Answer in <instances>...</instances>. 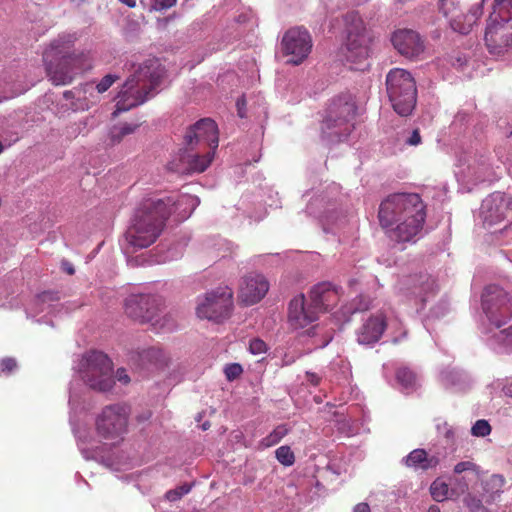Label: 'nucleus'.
<instances>
[{"label":"nucleus","instance_id":"39448f33","mask_svg":"<svg viewBox=\"0 0 512 512\" xmlns=\"http://www.w3.org/2000/svg\"><path fill=\"white\" fill-rule=\"evenodd\" d=\"M177 209L184 207L177 217L176 221L183 222L193 213L196 206L199 205V199L195 196H182L177 202L172 201L170 197L166 199H144L135 208L131 224H165L171 215V207Z\"/></svg>","mask_w":512,"mask_h":512},{"label":"nucleus","instance_id":"a211bd4d","mask_svg":"<svg viewBox=\"0 0 512 512\" xmlns=\"http://www.w3.org/2000/svg\"><path fill=\"white\" fill-rule=\"evenodd\" d=\"M219 137L214 120L204 118L196 122L185 134V143L193 149L195 146H205L209 151H216Z\"/></svg>","mask_w":512,"mask_h":512},{"label":"nucleus","instance_id":"aec40b11","mask_svg":"<svg viewBox=\"0 0 512 512\" xmlns=\"http://www.w3.org/2000/svg\"><path fill=\"white\" fill-rule=\"evenodd\" d=\"M391 41L394 48L406 58H417L424 52V42L414 30L399 29L393 33Z\"/></svg>","mask_w":512,"mask_h":512},{"label":"nucleus","instance_id":"052dcab7","mask_svg":"<svg viewBox=\"0 0 512 512\" xmlns=\"http://www.w3.org/2000/svg\"><path fill=\"white\" fill-rule=\"evenodd\" d=\"M41 297H42L43 299H46V297H47V293H43V294L41 295Z\"/></svg>","mask_w":512,"mask_h":512},{"label":"nucleus","instance_id":"5701e85b","mask_svg":"<svg viewBox=\"0 0 512 512\" xmlns=\"http://www.w3.org/2000/svg\"><path fill=\"white\" fill-rule=\"evenodd\" d=\"M386 328L387 321L383 313L371 315L357 329V341L364 345L374 344L381 339Z\"/></svg>","mask_w":512,"mask_h":512},{"label":"nucleus","instance_id":"49530a36","mask_svg":"<svg viewBox=\"0 0 512 512\" xmlns=\"http://www.w3.org/2000/svg\"><path fill=\"white\" fill-rule=\"evenodd\" d=\"M490 483L499 491L505 484V479L502 475H492Z\"/></svg>","mask_w":512,"mask_h":512},{"label":"nucleus","instance_id":"ea45409f","mask_svg":"<svg viewBox=\"0 0 512 512\" xmlns=\"http://www.w3.org/2000/svg\"><path fill=\"white\" fill-rule=\"evenodd\" d=\"M191 487L189 485H182L176 489L169 490L166 493V497L169 501H176L180 499L185 494L189 493Z\"/></svg>","mask_w":512,"mask_h":512},{"label":"nucleus","instance_id":"13d9d810","mask_svg":"<svg viewBox=\"0 0 512 512\" xmlns=\"http://www.w3.org/2000/svg\"><path fill=\"white\" fill-rule=\"evenodd\" d=\"M240 105H241V100H238V101H237V106H238V113H239V116H240V117H244V114H243L242 108H240Z\"/></svg>","mask_w":512,"mask_h":512},{"label":"nucleus","instance_id":"c756f323","mask_svg":"<svg viewBox=\"0 0 512 512\" xmlns=\"http://www.w3.org/2000/svg\"><path fill=\"white\" fill-rule=\"evenodd\" d=\"M405 464L415 469L428 470L435 468L439 464V459L436 456L429 457L424 449H415L408 454Z\"/></svg>","mask_w":512,"mask_h":512},{"label":"nucleus","instance_id":"72a5a7b5","mask_svg":"<svg viewBox=\"0 0 512 512\" xmlns=\"http://www.w3.org/2000/svg\"><path fill=\"white\" fill-rule=\"evenodd\" d=\"M396 379L404 388H410L414 385L416 377L410 369L399 368L396 372Z\"/></svg>","mask_w":512,"mask_h":512},{"label":"nucleus","instance_id":"f8f14e48","mask_svg":"<svg viewBox=\"0 0 512 512\" xmlns=\"http://www.w3.org/2000/svg\"><path fill=\"white\" fill-rule=\"evenodd\" d=\"M233 292L228 287H218L206 293L196 307L197 316L201 319L221 322L230 316L233 307Z\"/></svg>","mask_w":512,"mask_h":512},{"label":"nucleus","instance_id":"a19ab883","mask_svg":"<svg viewBox=\"0 0 512 512\" xmlns=\"http://www.w3.org/2000/svg\"><path fill=\"white\" fill-rule=\"evenodd\" d=\"M151 10L165 11L176 5L177 0H151Z\"/></svg>","mask_w":512,"mask_h":512},{"label":"nucleus","instance_id":"dca6fc26","mask_svg":"<svg viewBox=\"0 0 512 512\" xmlns=\"http://www.w3.org/2000/svg\"><path fill=\"white\" fill-rule=\"evenodd\" d=\"M512 208V196L503 192H494L487 196L474 215L475 220L483 224H498L505 220L506 212Z\"/></svg>","mask_w":512,"mask_h":512},{"label":"nucleus","instance_id":"4d7b16f0","mask_svg":"<svg viewBox=\"0 0 512 512\" xmlns=\"http://www.w3.org/2000/svg\"><path fill=\"white\" fill-rule=\"evenodd\" d=\"M427 512H441L439 507L436 505H432Z\"/></svg>","mask_w":512,"mask_h":512},{"label":"nucleus","instance_id":"09e8293b","mask_svg":"<svg viewBox=\"0 0 512 512\" xmlns=\"http://www.w3.org/2000/svg\"><path fill=\"white\" fill-rule=\"evenodd\" d=\"M353 512H371V509L368 503L361 502L354 506Z\"/></svg>","mask_w":512,"mask_h":512},{"label":"nucleus","instance_id":"7c9ffc66","mask_svg":"<svg viewBox=\"0 0 512 512\" xmlns=\"http://www.w3.org/2000/svg\"><path fill=\"white\" fill-rule=\"evenodd\" d=\"M290 429L286 424H280L274 428V430L264 437L259 445L262 448H269L278 444L288 433Z\"/></svg>","mask_w":512,"mask_h":512},{"label":"nucleus","instance_id":"4c0bfd02","mask_svg":"<svg viewBox=\"0 0 512 512\" xmlns=\"http://www.w3.org/2000/svg\"><path fill=\"white\" fill-rule=\"evenodd\" d=\"M119 77L117 75L113 74H107L105 75L100 82L96 85V89L99 93L106 92L118 79Z\"/></svg>","mask_w":512,"mask_h":512},{"label":"nucleus","instance_id":"f257e3e1","mask_svg":"<svg viewBox=\"0 0 512 512\" xmlns=\"http://www.w3.org/2000/svg\"><path fill=\"white\" fill-rule=\"evenodd\" d=\"M163 75L164 69L157 59L145 61L122 86L114 114L128 111L147 101Z\"/></svg>","mask_w":512,"mask_h":512},{"label":"nucleus","instance_id":"bb28decb","mask_svg":"<svg viewBox=\"0 0 512 512\" xmlns=\"http://www.w3.org/2000/svg\"><path fill=\"white\" fill-rule=\"evenodd\" d=\"M140 365L145 368L162 370L170 363L168 354L159 347H150L137 353Z\"/></svg>","mask_w":512,"mask_h":512},{"label":"nucleus","instance_id":"423d86ee","mask_svg":"<svg viewBox=\"0 0 512 512\" xmlns=\"http://www.w3.org/2000/svg\"><path fill=\"white\" fill-rule=\"evenodd\" d=\"M357 106L350 93L334 98L321 125V135L330 143L345 140L354 129Z\"/></svg>","mask_w":512,"mask_h":512},{"label":"nucleus","instance_id":"6e6d98bb","mask_svg":"<svg viewBox=\"0 0 512 512\" xmlns=\"http://www.w3.org/2000/svg\"><path fill=\"white\" fill-rule=\"evenodd\" d=\"M64 270L69 274V275H73L75 270L74 268L71 266V265H67V267L64 268Z\"/></svg>","mask_w":512,"mask_h":512},{"label":"nucleus","instance_id":"20e7f679","mask_svg":"<svg viewBox=\"0 0 512 512\" xmlns=\"http://www.w3.org/2000/svg\"><path fill=\"white\" fill-rule=\"evenodd\" d=\"M426 204L417 193H395L379 207L380 224H424Z\"/></svg>","mask_w":512,"mask_h":512},{"label":"nucleus","instance_id":"37998d69","mask_svg":"<svg viewBox=\"0 0 512 512\" xmlns=\"http://www.w3.org/2000/svg\"><path fill=\"white\" fill-rule=\"evenodd\" d=\"M405 143L410 146H417L421 143V136L418 129H414L410 136L405 140Z\"/></svg>","mask_w":512,"mask_h":512},{"label":"nucleus","instance_id":"b1692460","mask_svg":"<svg viewBox=\"0 0 512 512\" xmlns=\"http://www.w3.org/2000/svg\"><path fill=\"white\" fill-rule=\"evenodd\" d=\"M339 298L337 288L326 282L315 285L310 291V304L318 314L336 306Z\"/></svg>","mask_w":512,"mask_h":512},{"label":"nucleus","instance_id":"2f4dec72","mask_svg":"<svg viewBox=\"0 0 512 512\" xmlns=\"http://www.w3.org/2000/svg\"><path fill=\"white\" fill-rule=\"evenodd\" d=\"M430 492L435 501L442 502L448 498L449 487L445 482L437 479L431 484Z\"/></svg>","mask_w":512,"mask_h":512},{"label":"nucleus","instance_id":"f03ea898","mask_svg":"<svg viewBox=\"0 0 512 512\" xmlns=\"http://www.w3.org/2000/svg\"><path fill=\"white\" fill-rule=\"evenodd\" d=\"M76 34H61L43 52V61L49 79L55 85H67L82 71V57L68 53L76 41Z\"/></svg>","mask_w":512,"mask_h":512},{"label":"nucleus","instance_id":"de8ad7c7","mask_svg":"<svg viewBox=\"0 0 512 512\" xmlns=\"http://www.w3.org/2000/svg\"><path fill=\"white\" fill-rule=\"evenodd\" d=\"M116 378L118 381L128 384L130 382V377L127 374V371L124 368H119L116 372Z\"/></svg>","mask_w":512,"mask_h":512},{"label":"nucleus","instance_id":"4468645a","mask_svg":"<svg viewBox=\"0 0 512 512\" xmlns=\"http://www.w3.org/2000/svg\"><path fill=\"white\" fill-rule=\"evenodd\" d=\"M130 409L125 404H113L103 408L96 421L99 435L105 439H116L127 432Z\"/></svg>","mask_w":512,"mask_h":512},{"label":"nucleus","instance_id":"3c124183","mask_svg":"<svg viewBox=\"0 0 512 512\" xmlns=\"http://www.w3.org/2000/svg\"><path fill=\"white\" fill-rule=\"evenodd\" d=\"M503 393L508 396V397H511L512 398V381L507 383L504 387H503Z\"/></svg>","mask_w":512,"mask_h":512},{"label":"nucleus","instance_id":"f3484780","mask_svg":"<svg viewBox=\"0 0 512 512\" xmlns=\"http://www.w3.org/2000/svg\"><path fill=\"white\" fill-rule=\"evenodd\" d=\"M186 149L181 152L176 158L168 163V169L174 173L188 175L194 173L204 172L211 164L215 152L207 151L199 155Z\"/></svg>","mask_w":512,"mask_h":512},{"label":"nucleus","instance_id":"9b49d317","mask_svg":"<svg viewBox=\"0 0 512 512\" xmlns=\"http://www.w3.org/2000/svg\"><path fill=\"white\" fill-rule=\"evenodd\" d=\"M163 299L155 294H130L124 302L125 314L140 323L156 325L163 311Z\"/></svg>","mask_w":512,"mask_h":512},{"label":"nucleus","instance_id":"603ef678","mask_svg":"<svg viewBox=\"0 0 512 512\" xmlns=\"http://www.w3.org/2000/svg\"><path fill=\"white\" fill-rule=\"evenodd\" d=\"M75 93H78V94H79V93H80V90L76 89L75 91H73V90L65 91V92L63 93V96H64V98H65V99L69 100V99L74 98Z\"/></svg>","mask_w":512,"mask_h":512},{"label":"nucleus","instance_id":"5fc2aeb1","mask_svg":"<svg viewBox=\"0 0 512 512\" xmlns=\"http://www.w3.org/2000/svg\"><path fill=\"white\" fill-rule=\"evenodd\" d=\"M4 141L6 142V144L0 141V154L3 152L5 146L9 147L11 145V141H8L7 139H5Z\"/></svg>","mask_w":512,"mask_h":512},{"label":"nucleus","instance_id":"c85d7f7f","mask_svg":"<svg viewBox=\"0 0 512 512\" xmlns=\"http://www.w3.org/2000/svg\"><path fill=\"white\" fill-rule=\"evenodd\" d=\"M330 206H332L330 199H327L325 195L321 194L310 200L306 211L316 218H324L327 221L337 220L338 218L334 216V208H330Z\"/></svg>","mask_w":512,"mask_h":512},{"label":"nucleus","instance_id":"680f3d73","mask_svg":"<svg viewBox=\"0 0 512 512\" xmlns=\"http://www.w3.org/2000/svg\"><path fill=\"white\" fill-rule=\"evenodd\" d=\"M332 189H333V190H337V189H338V187H337L336 185H333V186H332Z\"/></svg>","mask_w":512,"mask_h":512},{"label":"nucleus","instance_id":"412c9836","mask_svg":"<svg viewBox=\"0 0 512 512\" xmlns=\"http://www.w3.org/2000/svg\"><path fill=\"white\" fill-rule=\"evenodd\" d=\"M269 282L258 273H249L243 278L239 298L246 305L258 303L268 292Z\"/></svg>","mask_w":512,"mask_h":512},{"label":"nucleus","instance_id":"0eeeda50","mask_svg":"<svg viewBox=\"0 0 512 512\" xmlns=\"http://www.w3.org/2000/svg\"><path fill=\"white\" fill-rule=\"evenodd\" d=\"M485 43L493 55L512 47V0H495L485 32Z\"/></svg>","mask_w":512,"mask_h":512},{"label":"nucleus","instance_id":"864d4df0","mask_svg":"<svg viewBox=\"0 0 512 512\" xmlns=\"http://www.w3.org/2000/svg\"><path fill=\"white\" fill-rule=\"evenodd\" d=\"M120 3L128 6L129 8H134L136 6V0H118Z\"/></svg>","mask_w":512,"mask_h":512},{"label":"nucleus","instance_id":"2eb2a0df","mask_svg":"<svg viewBox=\"0 0 512 512\" xmlns=\"http://www.w3.org/2000/svg\"><path fill=\"white\" fill-rule=\"evenodd\" d=\"M311 48V36L304 28H291L283 35L281 51L289 64H301L308 57Z\"/></svg>","mask_w":512,"mask_h":512},{"label":"nucleus","instance_id":"6ab92c4d","mask_svg":"<svg viewBox=\"0 0 512 512\" xmlns=\"http://www.w3.org/2000/svg\"><path fill=\"white\" fill-rule=\"evenodd\" d=\"M400 285V289L405 295L419 299L422 303L438 290L436 280L427 273L405 276L400 281Z\"/></svg>","mask_w":512,"mask_h":512},{"label":"nucleus","instance_id":"1a4fd4ad","mask_svg":"<svg viewBox=\"0 0 512 512\" xmlns=\"http://www.w3.org/2000/svg\"><path fill=\"white\" fill-rule=\"evenodd\" d=\"M386 88L394 111L400 116H408L415 108L417 88L411 73L394 68L386 76Z\"/></svg>","mask_w":512,"mask_h":512},{"label":"nucleus","instance_id":"a878e982","mask_svg":"<svg viewBox=\"0 0 512 512\" xmlns=\"http://www.w3.org/2000/svg\"><path fill=\"white\" fill-rule=\"evenodd\" d=\"M466 176L475 184L493 182L498 178L497 171L490 164L489 159L485 155L475 157L468 164Z\"/></svg>","mask_w":512,"mask_h":512},{"label":"nucleus","instance_id":"f704fd0d","mask_svg":"<svg viewBox=\"0 0 512 512\" xmlns=\"http://www.w3.org/2000/svg\"><path fill=\"white\" fill-rule=\"evenodd\" d=\"M136 124H123L117 130L111 133V141L113 144L121 142L124 136L132 134L137 129Z\"/></svg>","mask_w":512,"mask_h":512},{"label":"nucleus","instance_id":"58836bf2","mask_svg":"<svg viewBox=\"0 0 512 512\" xmlns=\"http://www.w3.org/2000/svg\"><path fill=\"white\" fill-rule=\"evenodd\" d=\"M249 350L254 355L263 354L267 351V345L262 339L254 338L250 340Z\"/></svg>","mask_w":512,"mask_h":512},{"label":"nucleus","instance_id":"8fccbe9b","mask_svg":"<svg viewBox=\"0 0 512 512\" xmlns=\"http://www.w3.org/2000/svg\"><path fill=\"white\" fill-rule=\"evenodd\" d=\"M306 377L307 380L314 386H317L320 382V377L315 373L307 372Z\"/></svg>","mask_w":512,"mask_h":512},{"label":"nucleus","instance_id":"bf43d9fd","mask_svg":"<svg viewBox=\"0 0 512 512\" xmlns=\"http://www.w3.org/2000/svg\"><path fill=\"white\" fill-rule=\"evenodd\" d=\"M208 428V424L207 423H204L203 424V429L206 430Z\"/></svg>","mask_w":512,"mask_h":512},{"label":"nucleus","instance_id":"ddd939ff","mask_svg":"<svg viewBox=\"0 0 512 512\" xmlns=\"http://www.w3.org/2000/svg\"><path fill=\"white\" fill-rule=\"evenodd\" d=\"M439 9L450 27L461 34H468L482 14L480 5L473 6L465 12V0H440Z\"/></svg>","mask_w":512,"mask_h":512},{"label":"nucleus","instance_id":"4be33fe9","mask_svg":"<svg viewBox=\"0 0 512 512\" xmlns=\"http://www.w3.org/2000/svg\"><path fill=\"white\" fill-rule=\"evenodd\" d=\"M318 315L310 303L306 304L303 294L295 297L289 303L288 319L295 329L308 326L318 319Z\"/></svg>","mask_w":512,"mask_h":512},{"label":"nucleus","instance_id":"6e6552de","mask_svg":"<svg viewBox=\"0 0 512 512\" xmlns=\"http://www.w3.org/2000/svg\"><path fill=\"white\" fill-rule=\"evenodd\" d=\"M344 21L347 33L344 52L346 61L351 63V69L365 70L369 66L367 60L370 53L371 37L357 12L347 13Z\"/></svg>","mask_w":512,"mask_h":512},{"label":"nucleus","instance_id":"cd10ccee","mask_svg":"<svg viewBox=\"0 0 512 512\" xmlns=\"http://www.w3.org/2000/svg\"><path fill=\"white\" fill-rule=\"evenodd\" d=\"M422 226H382L385 235L394 243L415 242Z\"/></svg>","mask_w":512,"mask_h":512},{"label":"nucleus","instance_id":"7ed1b4c3","mask_svg":"<svg viewBox=\"0 0 512 512\" xmlns=\"http://www.w3.org/2000/svg\"><path fill=\"white\" fill-rule=\"evenodd\" d=\"M482 309L498 331L495 341L512 352V296L497 285H489L482 294Z\"/></svg>","mask_w":512,"mask_h":512},{"label":"nucleus","instance_id":"c9c22d12","mask_svg":"<svg viewBox=\"0 0 512 512\" xmlns=\"http://www.w3.org/2000/svg\"><path fill=\"white\" fill-rule=\"evenodd\" d=\"M471 433L476 437H485L491 433V426L484 419L477 420L471 428Z\"/></svg>","mask_w":512,"mask_h":512},{"label":"nucleus","instance_id":"9d476101","mask_svg":"<svg viewBox=\"0 0 512 512\" xmlns=\"http://www.w3.org/2000/svg\"><path fill=\"white\" fill-rule=\"evenodd\" d=\"M113 365L103 352H86L79 364V373L83 381L93 390L105 392L114 385Z\"/></svg>","mask_w":512,"mask_h":512},{"label":"nucleus","instance_id":"79ce46f5","mask_svg":"<svg viewBox=\"0 0 512 512\" xmlns=\"http://www.w3.org/2000/svg\"><path fill=\"white\" fill-rule=\"evenodd\" d=\"M17 364L13 358H4L0 361V368L3 372H11L16 368Z\"/></svg>","mask_w":512,"mask_h":512},{"label":"nucleus","instance_id":"393cba45","mask_svg":"<svg viewBox=\"0 0 512 512\" xmlns=\"http://www.w3.org/2000/svg\"><path fill=\"white\" fill-rule=\"evenodd\" d=\"M160 226H128L125 239L134 248H146L160 235Z\"/></svg>","mask_w":512,"mask_h":512},{"label":"nucleus","instance_id":"e433bc0d","mask_svg":"<svg viewBox=\"0 0 512 512\" xmlns=\"http://www.w3.org/2000/svg\"><path fill=\"white\" fill-rule=\"evenodd\" d=\"M243 372L242 366L238 363H232L225 367L224 373L229 381H233L238 378Z\"/></svg>","mask_w":512,"mask_h":512},{"label":"nucleus","instance_id":"c03bdc74","mask_svg":"<svg viewBox=\"0 0 512 512\" xmlns=\"http://www.w3.org/2000/svg\"><path fill=\"white\" fill-rule=\"evenodd\" d=\"M474 466H475L474 463H472L470 461L459 462L455 465L454 472L457 474H461L464 471L473 469Z\"/></svg>","mask_w":512,"mask_h":512},{"label":"nucleus","instance_id":"473e14b6","mask_svg":"<svg viewBox=\"0 0 512 512\" xmlns=\"http://www.w3.org/2000/svg\"><path fill=\"white\" fill-rule=\"evenodd\" d=\"M275 457L284 466H292L295 462V455L287 445L277 448L275 451Z\"/></svg>","mask_w":512,"mask_h":512},{"label":"nucleus","instance_id":"a18cd8bd","mask_svg":"<svg viewBox=\"0 0 512 512\" xmlns=\"http://www.w3.org/2000/svg\"><path fill=\"white\" fill-rule=\"evenodd\" d=\"M371 306V300L366 296H359V303L356 305L355 310L357 311H365L368 310Z\"/></svg>","mask_w":512,"mask_h":512}]
</instances>
